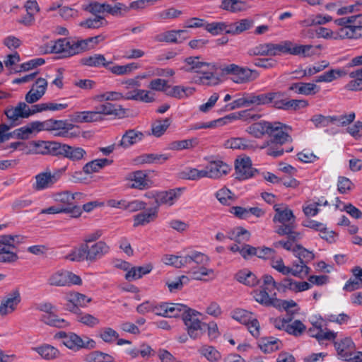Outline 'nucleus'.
Returning a JSON list of instances; mask_svg holds the SVG:
<instances>
[{
	"mask_svg": "<svg viewBox=\"0 0 362 362\" xmlns=\"http://www.w3.org/2000/svg\"><path fill=\"white\" fill-rule=\"evenodd\" d=\"M184 65L181 70L185 72L201 74L193 78L194 82L199 85L215 86L218 83L219 78L214 74V66L200 61V57H189L184 59Z\"/></svg>",
	"mask_w": 362,
	"mask_h": 362,
	"instance_id": "1",
	"label": "nucleus"
},
{
	"mask_svg": "<svg viewBox=\"0 0 362 362\" xmlns=\"http://www.w3.org/2000/svg\"><path fill=\"white\" fill-rule=\"evenodd\" d=\"M84 197V194L81 192L71 193L70 191H63L52 194V199L57 204L60 208H66L68 214L71 218H77L82 214L81 207L78 205L81 200Z\"/></svg>",
	"mask_w": 362,
	"mask_h": 362,
	"instance_id": "2",
	"label": "nucleus"
},
{
	"mask_svg": "<svg viewBox=\"0 0 362 362\" xmlns=\"http://www.w3.org/2000/svg\"><path fill=\"white\" fill-rule=\"evenodd\" d=\"M199 313L185 305V310L181 312L184 324L188 335L193 339L200 338L204 333L206 323L202 322L198 317Z\"/></svg>",
	"mask_w": 362,
	"mask_h": 362,
	"instance_id": "3",
	"label": "nucleus"
},
{
	"mask_svg": "<svg viewBox=\"0 0 362 362\" xmlns=\"http://www.w3.org/2000/svg\"><path fill=\"white\" fill-rule=\"evenodd\" d=\"M270 104L276 109L286 111H296L308 105L305 100H288L284 93L281 91L270 92Z\"/></svg>",
	"mask_w": 362,
	"mask_h": 362,
	"instance_id": "4",
	"label": "nucleus"
},
{
	"mask_svg": "<svg viewBox=\"0 0 362 362\" xmlns=\"http://www.w3.org/2000/svg\"><path fill=\"white\" fill-rule=\"evenodd\" d=\"M348 26L339 28L334 38L357 39L362 37V14L346 17Z\"/></svg>",
	"mask_w": 362,
	"mask_h": 362,
	"instance_id": "5",
	"label": "nucleus"
},
{
	"mask_svg": "<svg viewBox=\"0 0 362 362\" xmlns=\"http://www.w3.org/2000/svg\"><path fill=\"white\" fill-rule=\"evenodd\" d=\"M66 168H60L51 172L46 170L35 175V182L33 188L35 190L41 191L52 187L61 178L62 175L65 172Z\"/></svg>",
	"mask_w": 362,
	"mask_h": 362,
	"instance_id": "6",
	"label": "nucleus"
},
{
	"mask_svg": "<svg viewBox=\"0 0 362 362\" xmlns=\"http://www.w3.org/2000/svg\"><path fill=\"white\" fill-rule=\"evenodd\" d=\"M18 235H4L0 236V262H13L18 259L17 254L13 252L15 242Z\"/></svg>",
	"mask_w": 362,
	"mask_h": 362,
	"instance_id": "7",
	"label": "nucleus"
},
{
	"mask_svg": "<svg viewBox=\"0 0 362 362\" xmlns=\"http://www.w3.org/2000/svg\"><path fill=\"white\" fill-rule=\"evenodd\" d=\"M58 146L57 156L58 157L67 158L73 163H81L87 159L88 153L82 147L70 146L60 142Z\"/></svg>",
	"mask_w": 362,
	"mask_h": 362,
	"instance_id": "8",
	"label": "nucleus"
},
{
	"mask_svg": "<svg viewBox=\"0 0 362 362\" xmlns=\"http://www.w3.org/2000/svg\"><path fill=\"white\" fill-rule=\"evenodd\" d=\"M59 142L49 141H31L27 145L28 153L49 154L53 156H57Z\"/></svg>",
	"mask_w": 362,
	"mask_h": 362,
	"instance_id": "9",
	"label": "nucleus"
},
{
	"mask_svg": "<svg viewBox=\"0 0 362 362\" xmlns=\"http://www.w3.org/2000/svg\"><path fill=\"white\" fill-rule=\"evenodd\" d=\"M332 341L338 358L345 361H351L356 350L353 340L350 337H344Z\"/></svg>",
	"mask_w": 362,
	"mask_h": 362,
	"instance_id": "10",
	"label": "nucleus"
},
{
	"mask_svg": "<svg viewBox=\"0 0 362 362\" xmlns=\"http://www.w3.org/2000/svg\"><path fill=\"white\" fill-rule=\"evenodd\" d=\"M350 66H362V54L351 59ZM351 80L346 85V88L352 91L362 90V67L352 71L349 74Z\"/></svg>",
	"mask_w": 362,
	"mask_h": 362,
	"instance_id": "11",
	"label": "nucleus"
},
{
	"mask_svg": "<svg viewBox=\"0 0 362 362\" xmlns=\"http://www.w3.org/2000/svg\"><path fill=\"white\" fill-rule=\"evenodd\" d=\"M185 310V305L181 303H161L155 304L153 313L165 317H177L181 312Z\"/></svg>",
	"mask_w": 362,
	"mask_h": 362,
	"instance_id": "12",
	"label": "nucleus"
},
{
	"mask_svg": "<svg viewBox=\"0 0 362 362\" xmlns=\"http://www.w3.org/2000/svg\"><path fill=\"white\" fill-rule=\"evenodd\" d=\"M21 301V293L18 289H13L7 293L1 300L0 304V315L6 316L17 308Z\"/></svg>",
	"mask_w": 362,
	"mask_h": 362,
	"instance_id": "13",
	"label": "nucleus"
},
{
	"mask_svg": "<svg viewBox=\"0 0 362 362\" xmlns=\"http://www.w3.org/2000/svg\"><path fill=\"white\" fill-rule=\"evenodd\" d=\"M73 42L67 38H61L49 46H47L43 51L44 53H56L61 54V57H69L74 55L72 52ZM42 52V50H41Z\"/></svg>",
	"mask_w": 362,
	"mask_h": 362,
	"instance_id": "14",
	"label": "nucleus"
},
{
	"mask_svg": "<svg viewBox=\"0 0 362 362\" xmlns=\"http://www.w3.org/2000/svg\"><path fill=\"white\" fill-rule=\"evenodd\" d=\"M4 112L13 126L18 124L20 119L30 117L29 106L24 102L18 103L16 107L6 108Z\"/></svg>",
	"mask_w": 362,
	"mask_h": 362,
	"instance_id": "15",
	"label": "nucleus"
},
{
	"mask_svg": "<svg viewBox=\"0 0 362 362\" xmlns=\"http://www.w3.org/2000/svg\"><path fill=\"white\" fill-rule=\"evenodd\" d=\"M230 170L229 165L221 160H214L204 168V177L217 179L226 175Z\"/></svg>",
	"mask_w": 362,
	"mask_h": 362,
	"instance_id": "16",
	"label": "nucleus"
},
{
	"mask_svg": "<svg viewBox=\"0 0 362 362\" xmlns=\"http://www.w3.org/2000/svg\"><path fill=\"white\" fill-rule=\"evenodd\" d=\"M275 215L273 217V222L274 223H280L279 226H284L296 223V216H294L292 210L285 205L274 206Z\"/></svg>",
	"mask_w": 362,
	"mask_h": 362,
	"instance_id": "17",
	"label": "nucleus"
},
{
	"mask_svg": "<svg viewBox=\"0 0 362 362\" xmlns=\"http://www.w3.org/2000/svg\"><path fill=\"white\" fill-rule=\"evenodd\" d=\"M182 190L180 188L171 189L167 191H160L156 194L155 207L157 209L161 205L173 206L180 197Z\"/></svg>",
	"mask_w": 362,
	"mask_h": 362,
	"instance_id": "18",
	"label": "nucleus"
},
{
	"mask_svg": "<svg viewBox=\"0 0 362 362\" xmlns=\"http://www.w3.org/2000/svg\"><path fill=\"white\" fill-rule=\"evenodd\" d=\"M127 180L131 182L129 187L143 190L151 187V182L148 179L147 174L143 170H136L129 173Z\"/></svg>",
	"mask_w": 362,
	"mask_h": 362,
	"instance_id": "19",
	"label": "nucleus"
},
{
	"mask_svg": "<svg viewBox=\"0 0 362 362\" xmlns=\"http://www.w3.org/2000/svg\"><path fill=\"white\" fill-rule=\"evenodd\" d=\"M95 344L94 340L89 339L87 337L83 339L81 337L73 332L69 333L64 341V345L74 351H78L83 348H93Z\"/></svg>",
	"mask_w": 362,
	"mask_h": 362,
	"instance_id": "20",
	"label": "nucleus"
},
{
	"mask_svg": "<svg viewBox=\"0 0 362 362\" xmlns=\"http://www.w3.org/2000/svg\"><path fill=\"white\" fill-rule=\"evenodd\" d=\"M98 115H113L118 118H123L127 115V110L122 107V105L113 104L108 101H104L95 107Z\"/></svg>",
	"mask_w": 362,
	"mask_h": 362,
	"instance_id": "21",
	"label": "nucleus"
},
{
	"mask_svg": "<svg viewBox=\"0 0 362 362\" xmlns=\"http://www.w3.org/2000/svg\"><path fill=\"white\" fill-rule=\"evenodd\" d=\"M86 260L95 262L101 259L110 252V247L103 241H98L91 246L85 244Z\"/></svg>",
	"mask_w": 362,
	"mask_h": 362,
	"instance_id": "22",
	"label": "nucleus"
},
{
	"mask_svg": "<svg viewBox=\"0 0 362 362\" xmlns=\"http://www.w3.org/2000/svg\"><path fill=\"white\" fill-rule=\"evenodd\" d=\"M288 127L279 122H274L271 124L269 136L272 138V141L276 144H283L291 139V136L286 132Z\"/></svg>",
	"mask_w": 362,
	"mask_h": 362,
	"instance_id": "23",
	"label": "nucleus"
},
{
	"mask_svg": "<svg viewBox=\"0 0 362 362\" xmlns=\"http://www.w3.org/2000/svg\"><path fill=\"white\" fill-rule=\"evenodd\" d=\"M235 173L239 180H246L253 176L254 170L250 158L237 159L235 162Z\"/></svg>",
	"mask_w": 362,
	"mask_h": 362,
	"instance_id": "24",
	"label": "nucleus"
},
{
	"mask_svg": "<svg viewBox=\"0 0 362 362\" xmlns=\"http://www.w3.org/2000/svg\"><path fill=\"white\" fill-rule=\"evenodd\" d=\"M223 145L226 148L231 149L255 150L257 148L254 142L242 137L230 138L226 140Z\"/></svg>",
	"mask_w": 362,
	"mask_h": 362,
	"instance_id": "25",
	"label": "nucleus"
},
{
	"mask_svg": "<svg viewBox=\"0 0 362 362\" xmlns=\"http://www.w3.org/2000/svg\"><path fill=\"white\" fill-rule=\"evenodd\" d=\"M254 93H243L241 96L226 105L229 110L255 105Z\"/></svg>",
	"mask_w": 362,
	"mask_h": 362,
	"instance_id": "26",
	"label": "nucleus"
},
{
	"mask_svg": "<svg viewBox=\"0 0 362 362\" xmlns=\"http://www.w3.org/2000/svg\"><path fill=\"white\" fill-rule=\"evenodd\" d=\"M158 216L157 207H153L134 216V227L145 226L153 221Z\"/></svg>",
	"mask_w": 362,
	"mask_h": 362,
	"instance_id": "27",
	"label": "nucleus"
},
{
	"mask_svg": "<svg viewBox=\"0 0 362 362\" xmlns=\"http://www.w3.org/2000/svg\"><path fill=\"white\" fill-rule=\"evenodd\" d=\"M296 223H291L284 226H276L274 232L279 235H287L288 240L292 244L301 238V234L295 230Z\"/></svg>",
	"mask_w": 362,
	"mask_h": 362,
	"instance_id": "28",
	"label": "nucleus"
},
{
	"mask_svg": "<svg viewBox=\"0 0 362 362\" xmlns=\"http://www.w3.org/2000/svg\"><path fill=\"white\" fill-rule=\"evenodd\" d=\"M143 136L144 134L141 132H138L134 129H129L123 134L118 146L124 148H129L134 144L141 141Z\"/></svg>",
	"mask_w": 362,
	"mask_h": 362,
	"instance_id": "29",
	"label": "nucleus"
},
{
	"mask_svg": "<svg viewBox=\"0 0 362 362\" xmlns=\"http://www.w3.org/2000/svg\"><path fill=\"white\" fill-rule=\"evenodd\" d=\"M270 122L260 121L252 124L247 128V132L252 135L254 137L260 139L264 135L267 134L269 136V130L271 129Z\"/></svg>",
	"mask_w": 362,
	"mask_h": 362,
	"instance_id": "30",
	"label": "nucleus"
},
{
	"mask_svg": "<svg viewBox=\"0 0 362 362\" xmlns=\"http://www.w3.org/2000/svg\"><path fill=\"white\" fill-rule=\"evenodd\" d=\"M100 36L90 37L85 40H72L73 47L72 52L75 54H79L84 51L92 49L95 45L98 43V38Z\"/></svg>",
	"mask_w": 362,
	"mask_h": 362,
	"instance_id": "31",
	"label": "nucleus"
},
{
	"mask_svg": "<svg viewBox=\"0 0 362 362\" xmlns=\"http://www.w3.org/2000/svg\"><path fill=\"white\" fill-rule=\"evenodd\" d=\"M259 75L256 70L241 67L236 76L232 77V80L236 83H244L257 79Z\"/></svg>",
	"mask_w": 362,
	"mask_h": 362,
	"instance_id": "32",
	"label": "nucleus"
},
{
	"mask_svg": "<svg viewBox=\"0 0 362 362\" xmlns=\"http://www.w3.org/2000/svg\"><path fill=\"white\" fill-rule=\"evenodd\" d=\"M289 90L298 94L309 95L317 93L320 90V88L313 83L298 82L291 84Z\"/></svg>",
	"mask_w": 362,
	"mask_h": 362,
	"instance_id": "33",
	"label": "nucleus"
},
{
	"mask_svg": "<svg viewBox=\"0 0 362 362\" xmlns=\"http://www.w3.org/2000/svg\"><path fill=\"white\" fill-rule=\"evenodd\" d=\"M220 8L230 13L245 11L248 8L246 1L241 0H222Z\"/></svg>",
	"mask_w": 362,
	"mask_h": 362,
	"instance_id": "34",
	"label": "nucleus"
},
{
	"mask_svg": "<svg viewBox=\"0 0 362 362\" xmlns=\"http://www.w3.org/2000/svg\"><path fill=\"white\" fill-rule=\"evenodd\" d=\"M308 333L310 337L315 338L320 344H324L325 341H332L336 339L337 332L331 330H321L310 327L308 329Z\"/></svg>",
	"mask_w": 362,
	"mask_h": 362,
	"instance_id": "35",
	"label": "nucleus"
},
{
	"mask_svg": "<svg viewBox=\"0 0 362 362\" xmlns=\"http://www.w3.org/2000/svg\"><path fill=\"white\" fill-rule=\"evenodd\" d=\"M235 279L238 282L250 287H253L259 283V279L256 275L247 269L239 271L235 274Z\"/></svg>",
	"mask_w": 362,
	"mask_h": 362,
	"instance_id": "36",
	"label": "nucleus"
},
{
	"mask_svg": "<svg viewBox=\"0 0 362 362\" xmlns=\"http://www.w3.org/2000/svg\"><path fill=\"white\" fill-rule=\"evenodd\" d=\"M112 162V160L107 158L95 159L86 163L83 167V171L86 175L97 173L105 166L111 164Z\"/></svg>",
	"mask_w": 362,
	"mask_h": 362,
	"instance_id": "37",
	"label": "nucleus"
},
{
	"mask_svg": "<svg viewBox=\"0 0 362 362\" xmlns=\"http://www.w3.org/2000/svg\"><path fill=\"white\" fill-rule=\"evenodd\" d=\"M83 64L91 67L104 66L107 68L112 62H107L105 57L101 54H95L81 59Z\"/></svg>",
	"mask_w": 362,
	"mask_h": 362,
	"instance_id": "38",
	"label": "nucleus"
},
{
	"mask_svg": "<svg viewBox=\"0 0 362 362\" xmlns=\"http://www.w3.org/2000/svg\"><path fill=\"white\" fill-rule=\"evenodd\" d=\"M187 30H168L162 33H160L156 36V40L157 42H174L181 43L182 40H179L177 38L178 34H187Z\"/></svg>",
	"mask_w": 362,
	"mask_h": 362,
	"instance_id": "39",
	"label": "nucleus"
},
{
	"mask_svg": "<svg viewBox=\"0 0 362 362\" xmlns=\"http://www.w3.org/2000/svg\"><path fill=\"white\" fill-rule=\"evenodd\" d=\"M126 100H140L145 103H151L154 100V97L153 94H152L148 90L135 89L133 91L127 92L126 93Z\"/></svg>",
	"mask_w": 362,
	"mask_h": 362,
	"instance_id": "40",
	"label": "nucleus"
},
{
	"mask_svg": "<svg viewBox=\"0 0 362 362\" xmlns=\"http://www.w3.org/2000/svg\"><path fill=\"white\" fill-rule=\"evenodd\" d=\"M315 54V49L311 45H297L292 42L290 54L291 55L309 57Z\"/></svg>",
	"mask_w": 362,
	"mask_h": 362,
	"instance_id": "41",
	"label": "nucleus"
},
{
	"mask_svg": "<svg viewBox=\"0 0 362 362\" xmlns=\"http://www.w3.org/2000/svg\"><path fill=\"white\" fill-rule=\"evenodd\" d=\"M252 21L245 18L234 23L228 24V29L226 30V33L231 35L240 34L249 30L252 27Z\"/></svg>",
	"mask_w": 362,
	"mask_h": 362,
	"instance_id": "42",
	"label": "nucleus"
},
{
	"mask_svg": "<svg viewBox=\"0 0 362 362\" xmlns=\"http://www.w3.org/2000/svg\"><path fill=\"white\" fill-rule=\"evenodd\" d=\"M292 252L293 255L298 259V260L303 262L306 264L315 259V255L312 251L307 250L299 244L293 246Z\"/></svg>",
	"mask_w": 362,
	"mask_h": 362,
	"instance_id": "43",
	"label": "nucleus"
},
{
	"mask_svg": "<svg viewBox=\"0 0 362 362\" xmlns=\"http://www.w3.org/2000/svg\"><path fill=\"white\" fill-rule=\"evenodd\" d=\"M152 270V266L147 264L141 267H134L129 269L125 274V279L132 281L141 278L144 275L148 274Z\"/></svg>",
	"mask_w": 362,
	"mask_h": 362,
	"instance_id": "44",
	"label": "nucleus"
},
{
	"mask_svg": "<svg viewBox=\"0 0 362 362\" xmlns=\"http://www.w3.org/2000/svg\"><path fill=\"white\" fill-rule=\"evenodd\" d=\"M310 270V267L305 263L297 260L292 263L291 267H289V274H291L296 277L303 279L309 274Z\"/></svg>",
	"mask_w": 362,
	"mask_h": 362,
	"instance_id": "45",
	"label": "nucleus"
},
{
	"mask_svg": "<svg viewBox=\"0 0 362 362\" xmlns=\"http://www.w3.org/2000/svg\"><path fill=\"white\" fill-rule=\"evenodd\" d=\"M34 350L44 359L52 360L59 356V350L49 344H43L34 348Z\"/></svg>",
	"mask_w": 362,
	"mask_h": 362,
	"instance_id": "46",
	"label": "nucleus"
},
{
	"mask_svg": "<svg viewBox=\"0 0 362 362\" xmlns=\"http://www.w3.org/2000/svg\"><path fill=\"white\" fill-rule=\"evenodd\" d=\"M93 100L99 103L104 101H119L126 100V94L123 95L122 93L117 91H107L95 95L93 97Z\"/></svg>",
	"mask_w": 362,
	"mask_h": 362,
	"instance_id": "47",
	"label": "nucleus"
},
{
	"mask_svg": "<svg viewBox=\"0 0 362 362\" xmlns=\"http://www.w3.org/2000/svg\"><path fill=\"white\" fill-rule=\"evenodd\" d=\"M306 330L305 325L299 320H292V317L288 316V325L286 326V332L295 337L301 336Z\"/></svg>",
	"mask_w": 362,
	"mask_h": 362,
	"instance_id": "48",
	"label": "nucleus"
},
{
	"mask_svg": "<svg viewBox=\"0 0 362 362\" xmlns=\"http://www.w3.org/2000/svg\"><path fill=\"white\" fill-rule=\"evenodd\" d=\"M282 286L294 292L307 291L311 288V284L306 281H296L291 279H285L282 281Z\"/></svg>",
	"mask_w": 362,
	"mask_h": 362,
	"instance_id": "49",
	"label": "nucleus"
},
{
	"mask_svg": "<svg viewBox=\"0 0 362 362\" xmlns=\"http://www.w3.org/2000/svg\"><path fill=\"white\" fill-rule=\"evenodd\" d=\"M292 42L284 40L280 43L275 44L270 42V56H279L283 54H290Z\"/></svg>",
	"mask_w": 362,
	"mask_h": 362,
	"instance_id": "50",
	"label": "nucleus"
},
{
	"mask_svg": "<svg viewBox=\"0 0 362 362\" xmlns=\"http://www.w3.org/2000/svg\"><path fill=\"white\" fill-rule=\"evenodd\" d=\"M108 22L101 16H95L93 18H88L79 23L81 27L88 29H98L107 25Z\"/></svg>",
	"mask_w": 362,
	"mask_h": 362,
	"instance_id": "51",
	"label": "nucleus"
},
{
	"mask_svg": "<svg viewBox=\"0 0 362 362\" xmlns=\"http://www.w3.org/2000/svg\"><path fill=\"white\" fill-rule=\"evenodd\" d=\"M198 352L209 362H217L221 358L220 352L212 346L204 345L198 349Z\"/></svg>",
	"mask_w": 362,
	"mask_h": 362,
	"instance_id": "52",
	"label": "nucleus"
},
{
	"mask_svg": "<svg viewBox=\"0 0 362 362\" xmlns=\"http://www.w3.org/2000/svg\"><path fill=\"white\" fill-rule=\"evenodd\" d=\"M194 89L192 88H186L182 86H175L170 89H168L166 95L178 99H182L192 94Z\"/></svg>",
	"mask_w": 362,
	"mask_h": 362,
	"instance_id": "53",
	"label": "nucleus"
},
{
	"mask_svg": "<svg viewBox=\"0 0 362 362\" xmlns=\"http://www.w3.org/2000/svg\"><path fill=\"white\" fill-rule=\"evenodd\" d=\"M253 297L259 303L266 306H274L276 297L272 296L261 288L253 291Z\"/></svg>",
	"mask_w": 362,
	"mask_h": 362,
	"instance_id": "54",
	"label": "nucleus"
},
{
	"mask_svg": "<svg viewBox=\"0 0 362 362\" xmlns=\"http://www.w3.org/2000/svg\"><path fill=\"white\" fill-rule=\"evenodd\" d=\"M42 321L45 324L59 328H64L69 325V323L64 319L58 317L54 313H46L42 316Z\"/></svg>",
	"mask_w": 362,
	"mask_h": 362,
	"instance_id": "55",
	"label": "nucleus"
},
{
	"mask_svg": "<svg viewBox=\"0 0 362 362\" xmlns=\"http://www.w3.org/2000/svg\"><path fill=\"white\" fill-rule=\"evenodd\" d=\"M227 237L230 240H235L238 243H240L243 241H248L250 238V233L246 229L238 227L229 232Z\"/></svg>",
	"mask_w": 362,
	"mask_h": 362,
	"instance_id": "56",
	"label": "nucleus"
},
{
	"mask_svg": "<svg viewBox=\"0 0 362 362\" xmlns=\"http://www.w3.org/2000/svg\"><path fill=\"white\" fill-rule=\"evenodd\" d=\"M197 144V139L174 141L169 144L168 148L173 151L190 149Z\"/></svg>",
	"mask_w": 362,
	"mask_h": 362,
	"instance_id": "57",
	"label": "nucleus"
},
{
	"mask_svg": "<svg viewBox=\"0 0 362 362\" xmlns=\"http://www.w3.org/2000/svg\"><path fill=\"white\" fill-rule=\"evenodd\" d=\"M48 284L53 286H67L66 281V271L59 270L50 275L47 280Z\"/></svg>",
	"mask_w": 362,
	"mask_h": 362,
	"instance_id": "58",
	"label": "nucleus"
},
{
	"mask_svg": "<svg viewBox=\"0 0 362 362\" xmlns=\"http://www.w3.org/2000/svg\"><path fill=\"white\" fill-rule=\"evenodd\" d=\"M180 177L182 179L197 180L204 177V169L198 170L193 168H185L180 173Z\"/></svg>",
	"mask_w": 362,
	"mask_h": 362,
	"instance_id": "59",
	"label": "nucleus"
},
{
	"mask_svg": "<svg viewBox=\"0 0 362 362\" xmlns=\"http://www.w3.org/2000/svg\"><path fill=\"white\" fill-rule=\"evenodd\" d=\"M215 196L219 202L223 205H230L235 201L234 194L226 187L218 190Z\"/></svg>",
	"mask_w": 362,
	"mask_h": 362,
	"instance_id": "60",
	"label": "nucleus"
},
{
	"mask_svg": "<svg viewBox=\"0 0 362 362\" xmlns=\"http://www.w3.org/2000/svg\"><path fill=\"white\" fill-rule=\"evenodd\" d=\"M139 65L137 63L132 62L126 65H115L113 66L107 67V69L114 74L124 75L129 74L133 70L138 69Z\"/></svg>",
	"mask_w": 362,
	"mask_h": 362,
	"instance_id": "61",
	"label": "nucleus"
},
{
	"mask_svg": "<svg viewBox=\"0 0 362 362\" xmlns=\"http://www.w3.org/2000/svg\"><path fill=\"white\" fill-rule=\"evenodd\" d=\"M205 30L213 35H218L225 32L228 29V24L225 22H213L211 23H206L205 25Z\"/></svg>",
	"mask_w": 362,
	"mask_h": 362,
	"instance_id": "62",
	"label": "nucleus"
},
{
	"mask_svg": "<svg viewBox=\"0 0 362 362\" xmlns=\"http://www.w3.org/2000/svg\"><path fill=\"white\" fill-rule=\"evenodd\" d=\"M281 342L279 339L274 338H265L259 344L260 349L265 353H270L279 349V345Z\"/></svg>",
	"mask_w": 362,
	"mask_h": 362,
	"instance_id": "63",
	"label": "nucleus"
},
{
	"mask_svg": "<svg viewBox=\"0 0 362 362\" xmlns=\"http://www.w3.org/2000/svg\"><path fill=\"white\" fill-rule=\"evenodd\" d=\"M34 132H37L35 122H32L27 125L15 130L16 136L21 139H28L30 135Z\"/></svg>",
	"mask_w": 362,
	"mask_h": 362,
	"instance_id": "64",
	"label": "nucleus"
}]
</instances>
